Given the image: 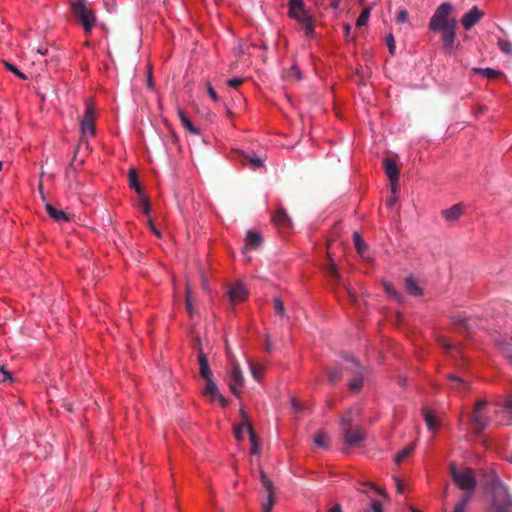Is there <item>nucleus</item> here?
Listing matches in <instances>:
<instances>
[{
    "label": "nucleus",
    "instance_id": "nucleus-35",
    "mask_svg": "<svg viewBox=\"0 0 512 512\" xmlns=\"http://www.w3.org/2000/svg\"><path fill=\"white\" fill-rule=\"evenodd\" d=\"M314 443L321 448L328 447V437L323 432H317L313 438Z\"/></svg>",
    "mask_w": 512,
    "mask_h": 512
},
{
    "label": "nucleus",
    "instance_id": "nucleus-58",
    "mask_svg": "<svg viewBox=\"0 0 512 512\" xmlns=\"http://www.w3.org/2000/svg\"><path fill=\"white\" fill-rule=\"evenodd\" d=\"M261 477H262V482H263L264 486L270 491L271 483L268 481V479L266 478V476L263 473L261 474Z\"/></svg>",
    "mask_w": 512,
    "mask_h": 512
},
{
    "label": "nucleus",
    "instance_id": "nucleus-49",
    "mask_svg": "<svg viewBox=\"0 0 512 512\" xmlns=\"http://www.w3.org/2000/svg\"><path fill=\"white\" fill-rule=\"evenodd\" d=\"M386 44L388 46V49H389V52L391 54H394V51H395V42H394V37L392 34H389L387 35L386 37Z\"/></svg>",
    "mask_w": 512,
    "mask_h": 512
},
{
    "label": "nucleus",
    "instance_id": "nucleus-45",
    "mask_svg": "<svg viewBox=\"0 0 512 512\" xmlns=\"http://www.w3.org/2000/svg\"><path fill=\"white\" fill-rule=\"evenodd\" d=\"M341 377V373L337 370L328 372V380L331 384L338 382L341 379Z\"/></svg>",
    "mask_w": 512,
    "mask_h": 512
},
{
    "label": "nucleus",
    "instance_id": "nucleus-14",
    "mask_svg": "<svg viewBox=\"0 0 512 512\" xmlns=\"http://www.w3.org/2000/svg\"><path fill=\"white\" fill-rule=\"evenodd\" d=\"M206 386L204 389V393L210 396L213 399H218L222 406L226 405V399L219 393V389L217 384L214 382L213 378L205 379Z\"/></svg>",
    "mask_w": 512,
    "mask_h": 512
},
{
    "label": "nucleus",
    "instance_id": "nucleus-37",
    "mask_svg": "<svg viewBox=\"0 0 512 512\" xmlns=\"http://www.w3.org/2000/svg\"><path fill=\"white\" fill-rule=\"evenodd\" d=\"M274 309L275 314L281 318H288V316L285 313L283 302L280 298L276 297L274 298Z\"/></svg>",
    "mask_w": 512,
    "mask_h": 512
},
{
    "label": "nucleus",
    "instance_id": "nucleus-29",
    "mask_svg": "<svg viewBox=\"0 0 512 512\" xmlns=\"http://www.w3.org/2000/svg\"><path fill=\"white\" fill-rule=\"evenodd\" d=\"M353 240H354V245L358 251V253L363 257L364 256V253L367 249V245L365 244V242L362 240L360 234L358 232H355L353 234Z\"/></svg>",
    "mask_w": 512,
    "mask_h": 512
},
{
    "label": "nucleus",
    "instance_id": "nucleus-4",
    "mask_svg": "<svg viewBox=\"0 0 512 512\" xmlns=\"http://www.w3.org/2000/svg\"><path fill=\"white\" fill-rule=\"evenodd\" d=\"M345 368L349 369L353 375L348 382L350 391L359 392L362 389L365 377L368 374L367 369L361 366L354 359H347V366Z\"/></svg>",
    "mask_w": 512,
    "mask_h": 512
},
{
    "label": "nucleus",
    "instance_id": "nucleus-16",
    "mask_svg": "<svg viewBox=\"0 0 512 512\" xmlns=\"http://www.w3.org/2000/svg\"><path fill=\"white\" fill-rule=\"evenodd\" d=\"M273 222L282 227H290L292 222L286 210L282 207L278 208L273 215Z\"/></svg>",
    "mask_w": 512,
    "mask_h": 512
},
{
    "label": "nucleus",
    "instance_id": "nucleus-27",
    "mask_svg": "<svg viewBox=\"0 0 512 512\" xmlns=\"http://www.w3.org/2000/svg\"><path fill=\"white\" fill-rule=\"evenodd\" d=\"M129 185L130 188L135 190L137 194H141L142 192H144L138 182V176L135 169H130L129 171Z\"/></svg>",
    "mask_w": 512,
    "mask_h": 512
},
{
    "label": "nucleus",
    "instance_id": "nucleus-2",
    "mask_svg": "<svg viewBox=\"0 0 512 512\" xmlns=\"http://www.w3.org/2000/svg\"><path fill=\"white\" fill-rule=\"evenodd\" d=\"M450 473L455 485L463 491V494H469V496L473 497L477 487V480L473 470L468 467L458 469L455 464H452Z\"/></svg>",
    "mask_w": 512,
    "mask_h": 512
},
{
    "label": "nucleus",
    "instance_id": "nucleus-12",
    "mask_svg": "<svg viewBox=\"0 0 512 512\" xmlns=\"http://www.w3.org/2000/svg\"><path fill=\"white\" fill-rule=\"evenodd\" d=\"M344 442L348 446H354L364 440L365 435L359 426L343 429Z\"/></svg>",
    "mask_w": 512,
    "mask_h": 512
},
{
    "label": "nucleus",
    "instance_id": "nucleus-24",
    "mask_svg": "<svg viewBox=\"0 0 512 512\" xmlns=\"http://www.w3.org/2000/svg\"><path fill=\"white\" fill-rule=\"evenodd\" d=\"M405 287L408 293L413 296H419L422 294V289L419 287L417 281L412 276L406 278Z\"/></svg>",
    "mask_w": 512,
    "mask_h": 512
},
{
    "label": "nucleus",
    "instance_id": "nucleus-59",
    "mask_svg": "<svg viewBox=\"0 0 512 512\" xmlns=\"http://www.w3.org/2000/svg\"><path fill=\"white\" fill-rule=\"evenodd\" d=\"M330 512H342V507L340 504H335L334 506H332V508L330 509Z\"/></svg>",
    "mask_w": 512,
    "mask_h": 512
},
{
    "label": "nucleus",
    "instance_id": "nucleus-32",
    "mask_svg": "<svg viewBox=\"0 0 512 512\" xmlns=\"http://www.w3.org/2000/svg\"><path fill=\"white\" fill-rule=\"evenodd\" d=\"M370 13H371V7L364 8L357 18L356 26L357 27L365 26L368 23Z\"/></svg>",
    "mask_w": 512,
    "mask_h": 512
},
{
    "label": "nucleus",
    "instance_id": "nucleus-57",
    "mask_svg": "<svg viewBox=\"0 0 512 512\" xmlns=\"http://www.w3.org/2000/svg\"><path fill=\"white\" fill-rule=\"evenodd\" d=\"M330 5L334 10H338L340 7V0H330Z\"/></svg>",
    "mask_w": 512,
    "mask_h": 512
},
{
    "label": "nucleus",
    "instance_id": "nucleus-5",
    "mask_svg": "<svg viewBox=\"0 0 512 512\" xmlns=\"http://www.w3.org/2000/svg\"><path fill=\"white\" fill-rule=\"evenodd\" d=\"M303 7V0H289L288 2V16L291 19H294L299 24L302 25V29L304 31L306 38H313L315 35L314 31V22L313 17H305V18H299L296 15H294L295 9H301Z\"/></svg>",
    "mask_w": 512,
    "mask_h": 512
},
{
    "label": "nucleus",
    "instance_id": "nucleus-54",
    "mask_svg": "<svg viewBox=\"0 0 512 512\" xmlns=\"http://www.w3.org/2000/svg\"><path fill=\"white\" fill-rule=\"evenodd\" d=\"M291 407L295 412L301 411L300 405L295 398H291Z\"/></svg>",
    "mask_w": 512,
    "mask_h": 512
},
{
    "label": "nucleus",
    "instance_id": "nucleus-38",
    "mask_svg": "<svg viewBox=\"0 0 512 512\" xmlns=\"http://www.w3.org/2000/svg\"><path fill=\"white\" fill-rule=\"evenodd\" d=\"M249 368H250V372H251L252 377L256 381H259L260 378H261V374H262V368L260 366H257L253 362H249Z\"/></svg>",
    "mask_w": 512,
    "mask_h": 512
},
{
    "label": "nucleus",
    "instance_id": "nucleus-50",
    "mask_svg": "<svg viewBox=\"0 0 512 512\" xmlns=\"http://www.w3.org/2000/svg\"><path fill=\"white\" fill-rule=\"evenodd\" d=\"M449 378H450L452 381H454V382H455V384H457L458 386H461L462 388H467V387H468L467 382H466L464 379H462V378H460V377H458V376H456V375H450V377H449Z\"/></svg>",
    "mask_w": 512,
    "mask_h": 512
},
{
    "label": "nucleus",
    "instance_id": "nucleus-46",
    "mask_svg": "<svg viewBox=\"0 0 512 512\" xmlns=\"http://www.w3.org/2000/svg\"><path fill=\"white\" fill-rule=\"evenodd\" d=\"M408 12L407 10L405 9H401L398 13H397V16H396V21L398 23H406L408 22Z\"/></svg>",
    "mask_w": 512,
    "mask_h": 512
},
{
    "label": "nucleus",
    "instance_id": "nucleus-51",
    "mask_svg": "<svg viewBox=\"0 0 512 512\" xmlns=\"http://www.w3.org/2000/svg\"><path fill=\"white\" fill-rule=\"evenodd\" d=\"M207 92L214 102H217L219 100L218 94L210 84H208L207 86Z\"/></svg>",
    "mask_w": 512,
    "mask_h": 512
},
{
    "label": "nucleus",
    "instance_id": "nucleus-30",
    "mask_svg": "<svg viewBox=\"0 0 512 512\" xmlns=\"http://www.w3.org/2000/svg\"><path fill=\"white\" fill-rule=\"evenodd\" d=\"M358 411L353 409H348L341 418L342 426L345 428H350L353 422L354 415L357 414Z\"/></svg>",
    "mask_w": 512,
    "mask_h": 512
},
{
    "label": "nucleus",
    "instance_id": "nucleus-3",
    "mask_svg": "<svg viewBox=\"0 0 512 512\" xmlns=\"http://www.w3.org/2000/svg\"><path fill=\"white\" fill-rule=\"evenodd\" d=\"M452 11V5L449 2L441 3L435 10L429 22V29L437 32L448 29L449 27H456V20L449 18Z\"/></svg>",
    "mask_w": 512,
    "mask_h": 512
},
{
    "label": "nucleus",
    "instance_id": "nucleus-55",
    "mask_svg": "<svg viewBox=\"0 0 512 512\" xmlns=\"http://www.w3.org/2000/svg\"><path fill=\"white\" fill-rule=\"evenodd\" d=\"M265 349L269 353L272 352V350H273V343L268 336L266 337V340H265Z\"/></svg>",
    "mask_w": 512,
    "mask_h": 512
},
{
    "label": "nucleus",
    "instance_id": "nucleus-22",
    "mask_svg": "<svg viewBox=\"0 0 512 512\" xmlns=\"http://www.w3.org/2000/svg\"><path fill=\"white\" fill-rule=\"evenodd\" d=\"M471 421L478 433H481L488 426V420L482 412H473Z\"/></svg>",
    "mask_w": 512,
    "mask_h": 512
},
{
    "label": "nucleus",
    "instance_id": "nucleus-20",
    "mask_svg": "<svg viewBox=\"0 0 512 512\" xmlns=\"http://www.w3.org/2000/svg\"><path fill=\"white\" fill-rule=\"evenodd\" d=\"M472 72L475 74H480L484 78H487L489 80L497 79L503 75L502 71L493 69V68H480V67H474L472 68Z\"/></svg>",
    "mask_w": 512,
    "mask_h": 512
},
{
    "label": "nucleus",
    "instance_id": "nucleus-18",
    "mask_svg": "<svg viewBox=\"0 0 512 512\" xmlns=\"http://www.w3.org/2000/svg\"><path fill=\"white\" fill-rule=\"evenodd\" d=\"M45 210L47 214L57 222H67L70 220L69 216L64 211L56 209L50 203H46Z\"/></svg>",
    "mask_w": 512,
    "mask_h": 512
},
{
    "label": "nucleus",
    "instance_id": "nucleus-28",
    "mask_svg": "<svg viewBox=\"0 0 512 512\" xmlns=\"http://www.w3.org/2000/svg\"><path fill=\"white\" fill-rule=\"evenodd\" d=\"M472 498L469 494H462L461 498L456 502L453 512H465Z\"/></svg>",
    "mask_w": 512,
    "mask_h": 512
},
{
    "label": "nucleus",
    "instance_id": "nucleus-10",
    "mask_svg": "<svg viewBox=\"0 0 512 512\" xmlns=\"http://www.w3.org/2000/svg\"><path fill=\"white\" fill-rule=\"evenodd\" d=\"M244 383V377L240 366L236 363L232 365L230 374H229V388L231 392L235 395L239 394V387H241Z\"/></svg>",
    "mask_w": 512,
    "mask_h": 512
},
{
    "label": "nucleus",
    "instance_id": "nucleus-63",
    "mask_svg": "<svg viewBox=\"0 0 512 512\" xmlns=\"http://www.w3.org/2000/svg\"><path fill=\"white\" fill-rule=\"evenodd\" d=\"M505 408L512 412V400H507L506 403H505Z\"/></svg>",
    "mask_w": 512,
    "mask_h": 512
},
{
    "label": "nucleus",
    "instance_id": "nucleus-8",
    "mask_svg": "<svg viewBox=\"0 0 512 512\" xmlns=\"http://www.w3.org/2000/svg\"><path fill=\"white\" fill-rule=\"evenodd\" d=\"M383 164H384V169H385L386 175L390 181L391 192L393 194H395L397 191V186H398V182H399V170H398L397 164L391 158H386L384 160Z\"/></svg>",
    "mask_w": 512,
    "mask_h": 512
},
{
    "label": "nucleus",
    "instance_id": "nucleus-61",
    "mask_svg": "<svg viewBox=\"0 0 512 512\" xmlns=\"http://www.w3.org/2000/svg\"><path fill=\"white\" fill-rule=\"evenodd\" d=\"M396 486H397V491L399 493H402L404 490V487H403V484L398 479H396Z\"/></svg>",
    "mask_w": 512,
    "mask_h": 512
},
{
    "label": "nucleus",
    "instance_id": "nucleus-43",
    "mask_svg": "<svg viewBox=\"0 0 512 512\" xmlns=\"http://www.w3.org/2000/svg\"><path fill=\"white\" fill-rule=\"evenodd\" d=\"M0 373L3 377L2 382H8V383L13 382L12 374L8 370H6L4 366H0Z\"/></svg>",
    "mask_w": 512,
    "mask_h": 512
},
{
    "label": "nucleus",
    "instance_id": "nucleus-6",
    "mask_svg": "<svg viewBox=\"0 0 512 512\" xmlns=\"http://www.w3.org/2000/svg\"><path fill=\"white\" fill-rule=\"evenodd\" d=\"M72 12L76 20L83 26L86 32H90L96 20L93 13L88 11L83 0H77L72 4Z\"/></svg>",
    "mask_w": 512,
    "mask_h": 512
},
{
    "label": "nucleus",
    "instance_id": "nucleus-64",
    "mask_svg": "<svg viewBox=\"0 0 512 512\" xmlns=\"http://www.w3.org/2000/svg\"><path fill=\"white\" fill-rule=\"evenodd\" d=\"M37 53H39L40 55H45L47 53V48L39 47L37 49Z\"/></svg>",
    "mask_w": 512,
    "mask_h": 512
},
{
    "label": "nucleus",
    "instance_id": "nucleus-62",
    "mask_svg": "<svg viewBox=\"0 0 512 512\" xmlns=\"http://www.w3.org/2000/svg\"><path fill=\"white\" fill-rule=\"evenodd\" d=\"M344 30H345V34H346V36H349L350 31H351V26H350V24H349V23H345V24H344Z\"/></svg>",
    "mask_w": 512,
    "mask_h": 512
},
{
    "label": "nucleus",
    "instance_id": "nucleus-47",
    "mask_svg": "<svg viewBox=\"0 0 512 512\" xmlns=\"http://www.w3.org/2000/svg\"><path fill=\"white\" fill-rule=\"evenodd\" d=\"M294 13H295L294 15H296L299 18H305V17H310L311 16L310 14H308L307 9H306V5H305L304 2H303V7L301 9H295Z\"/></svg>",
    "mask_w": 512,
    "mask_h": 512
},
{
    "label": "nucleus",
    "instance_id": "nucleus-42",
    "mask_svg": "<svg viewBox=\"0 0 512 512\" xmlns=\"http://www.w3.org/2000/svg\"><path fill=\"white\" fill-rule=\"evenodd\" d=\"M249 162L252 164L253 168L259 169L264 167V159L261 157H249Z\"/></svg>",
    "mask_w": 512,
    "mask_h": 512
},
{
    "label": "nucleus",
    "instance_id": "nucleus-11",
    "mask_svg": "<svg viewBox=\"0 0 512 512\" xmlns=\"http://www.w3.org/2000/svg\"><path fill=\"white\" fill-rule=\"evenodd\" d=\"M248 296V290L242 281H237L228 290L229 301L232 304L244 301Z\"/></svg>",
    "mask_w": 512,
    "mask_h": 512
},
{
    "label": "nucleus",
    "instance_id": "nucleus-7",
    "mask_svg": "<svg viewBox=\"0 0 512 512\" xmlns=\"http://www.w3.org/2000/svg\"><path fill=\"white\" fill-rule=\"evenodd\" d=\"M80 132L82 139L80 141L79 147L82 145L88 147V142L84 138L86 136L94 137L95 135L94 110L91 104L86 105L85 113L80 120Z\"/></svg>",
    "mask_w": 512,
    "mask_h": 512
},
{
    "label": "nucleus",
    "instance_id": "nucleus-9",
    "mask_svg": "<svg viewBox=\"0 0 512 512\" xmlns=\"http://www.w3.org/2000/svg\"><path fill=\"white\" fill-rule=\"evenodd\" d=\"M441 32L443 51L445 54L451 55L456 48V27H449L448 29L442 30Z\"/></svg>",
    "mask_w": 512,
    "mask_h": 512
},
{
    "label": "nucleus",
    "instance_id": "nucleus-15",
    "mask_svg": "<svg viewBox=\"0 0 512 512\" xmlns=\"http://www.w3.org/2000/svg\"><path fill=\"white\" fill-rule=\"evenodd\" d=\"M465 206L461 203L455 204L449 209L442 212L443 217L447 221H456L463 214Z\"/></svg>",
    "mask_w": 512,
    "mask_h": 512
},
{
    "label": "nucleus",
    "instance_id": "nucleus-36",
    "mask_svg": "<svg viewBox=\"0 0 512 512\" xmlns=\"http://www.w3.org/2000/svg\"><path fill=\"white\" fill-rule=\"evenodd\" d=\"M364 512H384L381 501L371 498L369 506L365 509Z\"/></svg>",
    "mask_w": 512,
    "mask_h": 512
},
{
    "label": "nucleus",
    "instance_id": "nucleus-48",
    "mask_svg": "<svg viewBox=\"0 0 512 512\" xmlns=\"http://www.w3.org/2000/svg\"><path fill=\"white\" fill-rule=\"evenodd\" d=\"M289 75L291 77H295L296 80H298V81L302 79L301 71L299 70V68L296 65H293L290 68Z\"/></svg>",
    "mask_w": 512,
    "mask_h": 512
},
{
    "label": "nucleus",
    "instance_id": "nucleus-19",
    "mask_svg": "<svg viewBox=\"0 0 512 512\" xmlns=\"http://www.w3.org/2000/svg\"><path fill=\"white\" fill-rule=\"evenodd\" d=\"M198 362L200 367V375L204 379L212 378V371L209 367L208 359L202 349H200L198 354Z\"/></svg>",
    "mask_w": 512,
    "mask_h": 512
},
{
    "label": "nucleus",
    "instance_id": "nucleus-13",
    "mask_svg": "<svg viewBox=\"0 0 512 512\" xmlns=\"http://www.w3.org/2000/svg\"><path fill=\"white\" fill-rule=\"evenodd\" d=\"M483 15V12L478 7L474 6L463 15L461 23L466 30H470L480 21Z\"/></svg>",
    "mask_w": 512,
    "mask_h": 512
},
{
    "label": "nucleus",
    "instance_id": "nucleus-52",
    "mask_svg": "<svg viewBox=\"0 0 512 512\" xmlns=\"http://www.w3.org/2000/svg\"><path fill=\"white\" fill-rule=\"evenodd\" d=\"M243 82L242 78L235 77L228 80V85L232 88L238 87Z\"/></svg>",
    "mask_w": 512,
    "mask_h": 512
},
{
    "label": "nucleus",
    "instance_id": "nucleus-33",
    "mask_svg": "<svg viewBox=\"0 0 512 512\" xmlns=\"http://www.w3.org/2000/svg\"><path fill=\"white\" fill-rule=\"evenodd\" d=\"M497 45L502 53L512 56V43L509 40L498 39Z\"/></svg>",
    "mask_w": 512,
    "mask_h": 512
},
{
    "label": "nucleus",
    "instance_id": "nucleus-17",
    "mask_svg": "<svg viewBox=\"0 0 512 512\" xmlns=\"http://www.w3.org/2000/svg\"><path fill=\"white\" fill-rule=\"evenodd\" d=\"M262 244V237L255 231H248L245 239V249H258Z\"/></svg>",
    "mask_w": 512,
    "mask_h": 512
},
{
    "label": "nucleus",
    "instance_id": "nucleus-56",
    "mask_svg": "<svg viewBox=\"0 0 512 512\" xmlns=\"http://www.w3.org/2000/svg\"><path fill=\"white\" fill-rule=\"evenodd\" d=\"M149 227L151 231L158 237H160V232L157 230V228L154 226L151 220H148Z\"/></svg>",
    "mask_w": 512,
    "mask_h": 512
},
{
    "label": "nucleus",
    "instance_id": "nucleus-40",
    "mask_svg": "<svg viewBox=\"0 0 512 512\" xmlns=\"http://www.w3.org/2000/svg\"><path fill=\"white\" fill-rule=\"evenodd\" d=\"M249 439L252 443L251 453L256 454L258 452L257 437L253 428H248Z\"/></svg>",
    "mask_w": 512,
    "mask_h": 512
},
{
    "label": "nucleus",
    "instance_id": "nucleus-26",
    "mask_svg": "<svg viewBox=\"0 0 512 512\" xmlns=\"http://www.w3.org/2000/svg\"><path fill=\"white\" fill-rule=\"evenodd\" d=\"M248 428H252V426L249 425L246 420L240 424L235 425L233 428L235 438L239 441L244 440V433H248Z\"/></svg>",
    "mask_w": 512,
    "mask_h": 512
},
{
    "label": "nucleus",
    "instance_id": "nucleus-25",
    "mask_svg": "<svg viewBox=\"0 0 512 512\" xmlns=\"http://www.w3.org/2000/svg\"><path fill=\"white\" fill-rule=\"evenodd\" d=\"M423 415L428 430L431 432H435L438 428L436 417L428 409H423Z\"/></svg>",
    "mask_w": 512,
    "mask_h": 512
},
{
    "label": "nucleus",
    "instance_id": "nucleus-34",
    "mask_svg": "<svg viewBox=\"0 0 512 512\" xmlns=\"http://www.w3.org/2000/svg\"><path fill=\"white\" fill-rule=\"evenodd\" d=\"M413 450H414V445L410 444V445L406 446L405 448L400 450L395 455V461L397 463L402 462L404 459H406L412 453Z\"/></svg>",
    "mask_w": 512,
    "mask_h": 512
},
{
    "label": "nucleus",
    "instance_id": "nucleus-1",
    "mask_svg": "<svg viewBox=\"0 0 512 512\" xmlns=\"http://www.w3.org/2000/svg\"><path fill=\"white\" fill-rule=\"evenodd\" d=\"M491 506L488 512H510L512 509V497L502 480L494 475L489 484Z\"/></svg>",
    "mask_w": 512,
    "mask_h": 512
},
{
    "label": "nucleus",
    "instance_id": "nucleus-21",
    "mask_svg": "<svg viewBox=\"0 0 512 512\" xmlns=\"http://www.w3.org/2000/svg\"><path fill=\"white\" fill-rule=\"evenodd\" d=\"M178 117L182 126L193 135H199L200 130L192 123L182 109H178Z\"/></svg>",
    "mask_w": 512,
    "mask_h": 512
},
{
    "label": "nucleus",
    "instance_id": "nucleus-39",
    "mask_svg": "<svg viewBox=\"0 0 512 512\" xmlns=\"http://www.w3.org/2000/svg\"><path fill=\"white\" fill-rule=\"evenodd\" d=\"M5 64V67L7 68V70H9L10 72H12L14 75H16L17 77H19L20 79H27V76L21 72L15 65L9 63V62H4Z\"/></svg>",
    "mask_w": 512,
    "mask_h": 512
},
{
    "label": "nucleus",
    "instance_id": "nucleus-53",
    "mask_svg": "<svg viewBox=\"0 0 512 512\" xmlns=\"http://www.w3.org/2000/svg\"><path fill=\"white\" fill-rule=\"evenodd\" d=\"M486 407V402L479 400L475 404V410L474 412H482Z\"/></svg>",
    "mask_w": 512,
    "mask_h": 512
},
{
    "label": "nucleus",
    "instance_id": "nucleus-44",
    "mask_svg": "<svg viewBox=\"0 0 512 512\" xmlns=\"http://www.w3.org/2000/svg\"><path fill=\"white\" fill-rule=\"evenodd\" d=\"M186 308L189 314L193 313V307L191 302V290L188 284L186 286Z\"/></svg>",
    "mask_w": 512,
    "mask_h": 512
},
{
    "label": "nucleus",
    "instance_id": "nucleus-60",
    "mask_svg": "<svg viewBox=\"0 0 512 512\" xmlns=\"http://www.w3.org/2000/svg\"><path fill=\"white\" fill-rule=\"evenodd\" d=\"M272 505H273V503H272L271 495H269L268 502L265 504L263 509H268L269 508V512H271Z\"/></svg>",
    "mask_w": 512,
    "mask_h": 512
},
{
    "label": "nucleus",
    "instance_id": "nucleus-41",
    "mask_svg": "<svg viewBox=\"0 0 512 512\" xmlns=\"http://www.w3.org/2000/svg\"><path fill=\"white\" fill-rule=\"evenodd\" d=\"M384 287H385V291H386V293H387L389 296H391V297L395 298V299H396V300H398V301H400V300H401L402 295H401V294H400V293H399V292H398V291H397V290H396L392 285H390V284H385V285H384Z\"/></svg>",
    "mask_w": 512,
    "mask_h": 512
},
{
    "label": "nucleus",
    "instance_id": "nucleus-31",
    "mask_svg": "<svg viewBox=\"0 0 512 512\" xmlns=\"http://www.w3.org/2000/svg\"><path fill=\"white\" fill-rule=\"evenodd\" d=\"M137 195L139 197V207L142 209L145 215H149L151 211V206L148 197L145 195L144 192Z\"/></svg>",
    "mask_w": 512,
    "mask_h": 512
},
{
    "label": "nucleus",
    "instance_id": "nucleus-23",
    "mask_svg": "<svg viewBox=\"0 0 512 512\" xmlns=\"http://www.w3.org/2000/svg\"><path fill=\"white\" fill-rule=\"evenodd\" d=\"M357 490L364 494H368L371 491L379 496H383L384 498L387 497L386 493L383 490L377 488L374 484L369 482L360 483L359 486L357 487Z\"/></svg>",
    "mask_w": 512,
    "mask_h": 512
}]
</instances>
